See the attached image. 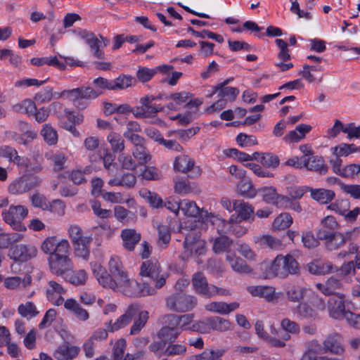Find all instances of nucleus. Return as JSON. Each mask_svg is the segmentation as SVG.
<instances>
[{
    "mask_svg": "<svg viewBox=\"0 0 360 360\" xmlns=\"http://www.w3.org/2000/svg\"><path fill=\"white\" fill-rule=\"evenodd\" d=\"M65 309L72 313L78 320L85 321L89 319V312L81 307L77 301L73 298L64 301Z\"/></svg>",
    "mask_w": 360,
    "mask_h": 360,
    "instance_id": "27",
    "label": "nucleus"
},
{
    "mask_svg": "<svg viewBox=\"0 0 360 360\" xmlns=\"http://www.w3.org/2000/svg\"><path fill=\"white\" fill-rule=\"evenodd\" d=\"M140 275L147 277L155 283V293L157 289L163 287L166 283L168 274L162 272L158 261L153 258L143 262L140 268ZM153 288V287H152Z\"/></svg>",
    "mask_w": 360,
    "mask_h": 360,
    "instance_id": "4",
    "label": "nucleus"
},
{
    "mask_svg": "<svg viewBox=\"0 0 360 360\" xmlns=\"http://www.w3.org/2000/svg\"><path fill=\"white\" fill-rule=\"evenodd\" d=\"M201 219L204 222H210L212 225L215 226L218 233H229V228L231 223L230 219L228 221L224 220L218 215H215L212 212H207V211L201 212Z\"/></svg>",
    "mask_w": 360,
    "mask_h": 360,
    "instance_id": "20",
    "label": "nucleus"
},
{
    "mask_svg": "<svg viewBox=\"0 0 360 360\" xmlns=\"http://www.w3.org/2000/svg\"><path fill=\"white\" fill-rule=\"evenodd\" d=\"M136 183V177L132 173H125L121 177H115L109 180L111 186H123L127 188H133Z\"/></svg>",
    "mask_w": 360,
    "mask_h": 360,
    "instance_id": "37",
    "label": "nucleus"
},
{
    "mask_svg": "<svg viewBox=\"0 0 360 360\" xmlns=\"http://www.w3.org/2000/svg\"><path fill=\"white\" fill-rule=\"evenodd\" d=\"M188 32L195 37L202 39H212L220 44L223 43L224 41V37L221 34L212 32L208 30H203L200 32H198L195 31L193 27H189L188 28Z\"/></svg>",
    "mask_w": 360,
    "mask_h": 360,
    "instance_id": "51",
    "label": "nucleus"
},
{
    "mask_svg": "<svg viewBox=\"0 0 360 360\" xmlns=\"http://www.w3.org/2000/svg\"><path fill=\"white\" fill-rule=\"evenodd\" d=\"M297 316L311 320L318 319L319 314L316 310L307 302H301L296 307Z\"/></svg>",
    "mask_w": 360,
    "mask_h": 360,
    "instance_id": "49",
    "label": "nucleus"
},
{
    "mask_svg": "<svg viewBox=\"0 0 360 360\" xmlns=\"http://www.w3.org/2000/svg\"><path fill=\"white\" fill-rule=\"evenodd\" d=\"M121 237L123 241V246L128 250H134L135 245L140 241L141 236L133 229L122 230Z\"/></svg>",
    "mask_w": 360,
    "mask_h": 360,
    "instance_id": "31",
    "label": "nucleus"
},
{
    "mask_svg": "<svg viewBox=\"0 0 360 360\" xmlns=\"http://www.w3.org/2000/svg\"><path fill=\"white\" fill-rule=\"evenodd\" d=\"M41 179L36 175H22L14 179L8 186V192L15 195H22L39 187Z\"/></svg>",
    "mask_w": 360,
    "mask_h": 360,
    "instance_id": "7",
    "label": "nucleus"
},
{
    "mask_svg": "<svg viewBox=\"0 0 360 360\" xmlns=\"http://www.w3.org/2000/svg\"><path fill=\"white\" fill-rule=\"evenodd\" d=\"M70 244L66 239L58 240L56 236L46 238L41 243V250L49 256L58 252H63Z\"/></svg>",
    "mask_w": 360,
    "mask_h": 360,
    "instance_id": "18",
    "label": "nucleus"
},
{
    "mask_svg": "<svg viewBox=\"0 0 360 360\" xmlns=\"http://www.w3.org/2000/svg\"><path fill=\"white\" fill-rule=\"evenodd\" d=\"M292 223V218L290 214L284 212L278 215L273 222L275 230H282L288 228Z\"/></svg>",
    "mask_w": 360,
    "mask_h": 360,
    "instance_id": "55",
    "label": "nucleus"
},
{
    "mask_svg": "<svg viewBox=\"0 0 360 360\" xmlns=\"http://www.w3.org/2000/svg\"><path fill=\"white\" fill-rule=\"evenodd\" d=\"M260 191L262 193L263 200L268 203H273L278 207H281L283 204L290 202L289 198L278 195L274 187H265L261 189Z\"/></svg>",
    "mask_w": 360,
    "mask_h": 360,
    "instance_id": "25",
    "label": "nucleus"
},
{
    "mask_svg": "<svg viewBox=\"0 0 360 360\" xmlns=\"http://www.w3.org/2000/svg\"><path fill=\"white\" fill-rule=\"evenodd\" d=\"M260 269L264 271L265 278L276 276L286 278L290 274H297L300 269L297 262L290 255L285 256L278 255L272 262L262 263Z\"/></svg>",
    "mask_w": 360,
    "mask_h": 360,
    "instance_id": "2",
    "label": "nucleus"
},
{
    "mask_svg": "<svg viewBox=\"0 0 360 360\" xmlns=\"http://www.w3.org/2000/svg\"><path fill=\"white\" fill-rule=\"evenodd\" d=\"M30 200L33 207L40 208L44 211L48 210L49 201L43 194L35 193L30 197Z\"/></svg>",
    "mask_w": 360,
    "mask_h": 360,
    "instance_id": "64",
    "label": "nucleus"
},
{
    "mask_svg": "<svg viewBox=\"0 0 360 360\" xmlns=\"http://www.w3.org/2000/svg\"><path fill=\"white\" fill-rule=\"evenodd\" d=\"M80 351L77 346L70 345L69 342H65L58 346L53 352V357L57 360H72L75 358Z\"/></svg>",
    "mask_w": 360,
    "mask_h": 360,
    "instance_id": "21",
    "label": "nucleus"
},
{
    "mask_svg": "<svg viewBox=\"0 0 360 360\" xmlns=\"http://www.w3.org/2000/svg\"><path fill=\"white\" fill-rule=\"evenodd\" d=\"M207 323L210 326V331L215 330L225 332L231 328V323L229 320L219 316H213L207 319Z\"/></svg>",
    "mask_w": 360,
    "mask_h": 360,
    "instance_id": "42",
    "label": "nucleus"
},
{
    "mask_svg": "<svg viewBox=\"0 0 360 360\" xmlns=\"http://www.w3.org/2000/svg\"><path fill=\"white\" fill-rule=\"evenodd\" d=\"M316 288L326 296H336V291L342 288V283L335 276H330L324 283H316Z\"/></svg>",
    "mask_w": 360,
    "mask_h": 360,
    "instance_id": "24",
    "label": "nucleus"
},
{
    "mask_svg": "<svg viewBox=\"0 0 360 360\" xmlns=\"http://www.w3.org/2000/svg\"><path fill=\"white\" fill-rule=\"evenodd\" d=\"M127 139L130 141L134 148L132 155L138 164L141 166L148 164L151 160L149 150L146 146V141L141 136L127 135Z\"/></svg>",
    "mask_w": 360,
    "mask_h": 360,
    "instance_id": "10",
    "label": "nucleus"
},
{
    "mask_svg": "<svg viewBox=\"0 0 360 360\" xmlns=\"http://www.w3.org/2000/svg\"><path fill=\"white\" fill-rule=\"evenodd\" d=\"M13 110L18 112H36L37 106L32 99L27 98L15 105Z\"/></svg>",
    "mask_w": 360,
    "mask_h": 360,
    "instance_id": "63",
    "label": "nucleus"
},
{
    "mask_svg": "<svg viewBox=\"0 0 360 360\" xmlns=\"http://www.w3.org/2000/svg\"><path fill=\"white\" fill-rule=\"evenodd\" d=\"M307 289L293 285L286 290V297L290 302H300L305 297Z\"/></svg>",
    "mask_w": 360,
    "mask_h": 360,
    "instance_id": "48",
    "label": "nucleus"
},
{
    "mask_svg": "<svg viewBox=\"0 0 360 360\" xmlns=\"http://www.w3.org/2000/svg\"><path fill=\"white\" fill-rule=\"evenodd\" d=\"M303 159V167L311 171L319 172L320 174H326L328 171V167L324 164V160L319 156H311L307 158L302 157Z\"/></svg>",
    "mask_w": 360,
    "mask_h": 360,
    "instance_id": "29",
    "label": "nucleus"
},
{
    "mask_svg": "<svg viewBox=\"0 0 360 360\" xmlns=\"http://www.w3.org/2000/svg\"><path fill=\"white\" fill-rule=\"evenodd\" d=\"M197 304V298L182 292L172 294L166 299L167 307L172 311L184 313L191 311Z\"/></svg>",
    "mask_w": 360,
    "mask_h": 360,
    "instance_id": "6",
    "label": "nucleus"
},
{
    "mask_svg": "<svg viewBox=\"0 0 360 360\" xmlns=\"http://www.w3.org/2000/svg\"><path fill=\"white\" fill-rule=\"evenodd\" d=\"M239 307V303L233 302L227 304L224 302H212L205 306L207 311L217 313L222 315L230 314Z\"/></svg>",
    "mask_w": 360,
    "mask_h": 360,
    "instance_id": "26",
    "label": "nucleus"
},
{
    "mask_svg": "<svg viewBox=\"0 0 360 360\" xmlns=\"http://www.w3.org/2000/svg\"><path fill=\"white\" fill-rule=\"evenodd\" d=\"M187 347L183 344L169 343L165 350V354L167 356H184L186 354Z\"/></svg>",
    "mask_w": 360,
    "mask_h": 360,
    "instance_id": "56",
    "label": "nucleus"
},
{
    "mask_svg": "<svg viewBox=\"0 0 360 360\" xmlns=\"http://www.w3.org/2000/svg\"><path fill=\"white\" fill-rule=\"evenodd\" d=\"M139 312V305L131 304L125 313L120 316L115 322L110 321L106 323L110 332H115L128 326Z\"/></svg>",
    "mask_w": 360,
    "mask_h": 360,
    "instance_id": "17",
    "label": "nucleus"
},
{
    "mask_svg": "<svg viewBox=\"0 0 360 360\" xmlns=\"http://www.w3.org/2000/svg\"><path fill=\"white\" fill-rule=\"evenodd\" d=\"M307 269L312 274L322 275L332 272L334 266L329 262H323L316 260L307 264Z\"/></svg>",
    "mask_w": 360,
    "mask_h": 360,
    "instance_id": "36",
    "label": "nucleus"
},
{
    "mask_svg": "<svg viewBox=\"0 0 360 360\" xmlns=\"http://www.w3.org/2000/svg\"><path fill=\"white\" fill-rule=\"evenodd\" d=\"M93 274L98 282L104 288L120 291L129 297L153 295L155 289L147 283H139L129 277L121 259L112 255L108 263V272L97 262L90 264Z\"/></svg>",
    "mask_w": 360,
    "mask_h": 360,
    "instance_id": "1",
    "label": "nucleus"
},
{
    "mask_svg": "<svg viewBox=\"0 0 360 360\" xmlns=\"http://www.w3.org/2000/svg\"><path fill=\"white\" fill-rule=\"evenodd\" d=\"M307 190L310 193L311 198L321 204H328L335 196L334 191L332 190L311 187H307Z\"/></svg>",
    "mask_w": 360,
    "mask_h": 360,
    "instance_id": "30",
    "label": "nucleus"
},
{
    "mask_svg": "<svg viewBox=\"0 0 360 360\" xmlns=\"http://www.w3.org/2000/svg\"><path fill=\"white\" fill-rule=\"evenodd\" d=\"M193 184H191L186 180L176 179L174 181V191L180 195L191 193L194 190V188L193 187Z\"/></svg>",
    "mask_w": 360,
    "mask_h": 360,
    "instance_id": "61",
    "label": "nucleus"
},
{
    "mask_svg": "<svg viewBox=\"0 0 360 360\" xmlns=\"http://www.w3.org/2000/svg\"><path fill=\"white\" fill-rule=\"evenodd\" d=\"M160 97H155L152 95L142 97L140 99V107L136 110H141L142 112H160L163 110L164 106L158 103Z\"/></svg>",
    "mask_w": 360,
    "mask_h": 360,
    "instance_id": "23",
    "label": "nucleus"
},
{
    "mask_svg": "<svg viewBox=\"0 0 360 360\" xmlns=\"http://www.w3.org/2000/svg\"><path fill=\"white\" fill-rule=\"evenodd\" d=\"M66 290L55 281H49L46 290L47 299L54 305L60 306L64 302L63 295Z\"/></svg>",
    "mask_w": 360,
    "mask_h": 360,
    "instance_id": "19",
    "label": "nucleus"
},
{
    "mask_svg": "<svg viewBox=\"0 0 360 360\" xmlns=\"http://www.w3.org/2000/svg\"><path fill=\"white\" fill-rule=\"evenodd\" d=\"M231 243L232 240L231 239L224 235H221L214 240L212 250L215 253L219 254L226 251Z\"/></svg>",
    "mask_w": 360,
    "mask_h": 360,
    "instance_id": "59",
    "label": "nucleus"
},
{
    "mask_svg": "<svg viewBox=\"0 0 360 360\" xmlns=\"http://www.w3.org/2000/svg\"><path fill=\"white\" fill-rule=\"evenodd\" d=\"M342 342L343 337L340 333L334 332L327 335L322 342L323 352L341 355L345 352Z\"/></svg>",
    "mask_w": 360,
    "mask_h": 360,
    "instance_id": "16",
    "label": "nucleus"
},
{
    "mask_svg": "<svg viewBox=\"0 0 360 360\" xmlns=\"http://www.w3.org/2000/svg\"><path fill=\"white\" fill-rule=\"evenodd\" d=\"M254 240L261 248H269L277 251L284 248V245L279 238L269 234H264L255 237Z\"/></svg>",
    "mask_w": 360,
    "mask_h": 360,
    "instance_id": "22",
    "label": "nucleus"
},
{
    "mask_svg": "<svg viewBox=\"0 0 360 360\" xmlns=\"http://www.w3.org/2000/svg\"><path fill=\"white\" fill-rule=\"evenodd\" d=\"M104 112H134V110L127 103L117 105L114 103H103Z\"/></svg>",
    "mask_w": 360,
    "mask_h": 360,
    "instance_id": "52",
    "label": "nucleus"
},
{
    "mask_svg": "<svg viewBox=\"0 0 360 360\" xmlns=\"http://www.w3.org/2000/svg\"><path fill=\"white\" fill-rule=\"evenodd\" d=\"M107 139L114 152H121L124 149V141L120 134L114 132L110 133Z\"/></svg>",
    "mask_w": 360,
    "mask_h": 360,
    "instance_id": "62",
    "label": "nucleus"
},
{
    "mask_svg": "<svg viewBox=\"0 0 360 360\" xmlns=\"http://www.w3.org/2000/svg\"><path fill=\"white\" fill-rule=\"evenodd\" d=\"M135 79L130 75H121L114 79H111L112 91L123 90L132 86Z\"/></svg>",
    "mask_w": 360,
    "mask_h": 360,
    "instance_id": "47",
    "label": "nucleus"
},
{
    "mask_svg": "<svg viewBox=\"0 0 360 360\" xmlns=\"http://www.w3.org/2000/svg\"><path fill=\"white\" fill-rule=\"evenodd\" d=\"M248 291L255 297H261L268 301H271L275 297V289L271 286L257 285L249 286Z\"/></svg>",
    "mask_w": 360,
    "mask_h": 360,
    "instance_id": "35",
    "label": "nucleus"
},
{
    "mask_svg": "<svg viewBox=\"0 0 360 360\" xmlns=\"http://www.w3.org/2000/svg\"><path fill=\"white\" fill-rule=\"evenodd\" d=\"M195 161L188 155H181L175 158L174 169L175 171L186 174L193 169Z\"/></svg>",
    "mask_w": 360,
    "mask_h": 360,
    "instance_id": "38",
    "label": "nucleus"
},
{
    "mask_svg": "<svg viewBox=\"0 0 360 360\" xmlns=\"http://www.w3.org/2000/svg\"><path fill=\"white\" fill-rule=\"evenodd\" d=\"M240 91L238 88L231 86H214L212 94L210 95L217 94L219 98H222L226 100H234L239 94Z\"/></svg>",
    "mask_w": 360,
    "mask_h": 360,
    "instance_id": "46",
    "label": "nucleus"
},
{
    "mask_svg": "<svg viewBox=\"0 0 360 360\" xmlns=\"http://www.w3.org/2000/svg\"><path fill=\"white\" fill-rule=\"evenodd\" d=\"M181 232L185 236L184 241V248L191 246L198 240H200V232L195 227L191 226L188 229L186 226L181 227Z\"/></svg>",
    "mask_w": 360,
    "mask_h": 360,
    "instance_id": "43",
    "label": "nucleus"
},
{
    "mask_svg": "<svg viewBox=\"0 0 360 360\" xmlns=\"http://www.w3.org/2000/svg\"><path fill=\"white\" fill-rule=\"evenodd\" d=\"M65 279L74 285H84L87 281L88 276L83 269L72 271V269L65 274Z\"/></svg>",
    "mask_w": 360,
    "mask_h": 360,
    "instance_id": "40",
    "label": "nucleus"
},
{
    "mask_svg": "<svg viewBox=\"0 0 360 360\" xmlns=\"http://www.w3.org/2000/svg\"><path fill=\"white\" fill-rule=\"evenodd\" d=\"M79 36L85 41L89 46L91 52L95 58L102 59L104 58V51L101 49V47L106 46L109 41L101 37V40L98 39L96 35L87 30H82L79 32Z\"/></svg>",
    "mask_w": 360,
    "mask_h": 360,
    "instance_id": "11",
    "label": "nucleus"
},
{
    "mask_svg": "<svg viewBox=\"0 0 360 360\" xmlns=\"http://www.w3.org/2000/svg\"><path fill=\"white\" fill-rule=\"evenodd\" d=\"M111 80L107 79L104 77H99L94 79L92 82L94 86L93 90L97 91L98 97L103 94L105 90L112 91Z\"/></svg>",
    "mask_w": 360,
    "mask_h": 360,
    "instance_id": "58",
    "label": "nucleus"
},
{
    "mask_svg": "<svg viewBox=\"0 0 360 360\" xmlns=\"http://www.w3.org/2000/svg\"><path fill=\"white\" fill-rule=\"evenodd\" d=\"M226 257L231 267L236 272L244 274H249L252 273V268L248 266L242 259L236 257L234 254L227 252Z\"/></svg>",
    "mask_w": 360,
    "mask_h": 360,
    "instance_id": "33",
    "label": "nucleus"
},
{
    "mask_svg": "<svg viewBox=\"0 0 360 360\" xmlns=\"http://www.w3.org/2000/svg\"><path fill=\"white\" fill-rule=\"evenodd\" d=\"M180 332L173 326H162L158 332L157 336L165 343L174 342L179 337Z\"/></svg>",
    "mask_w": 360,
    "mask_h": 360,
    "instance_id": "45",
    "label": "nucleus"
},
{
    "mask_svg": "<svg viewBox=\"0 0 360 360\" xmlns=\"http://www.w3.org/2000/svg\"><path fill=\"white\" fill-rule=\"evenodd\" d=\"M321 227L317 231L316 235L319 239H321V232L323 231L325 235H330L335 233V230L338 226V223L335 218L331 215L324 217L321 221Z\"/></svg>",
    "mask_w": 360,
    "mask_h": 360,
    "instance_id": "39",
    "label": "nucleus"
},
{
    "mask_svg": "<svg viewBox=\"0 0 360 360\" xmlns=\"http://www.w3.org/2000/svg\"><path fill=\"white\" fill-rule=\"evenodd\" d=\"M18 310L22 316L27 319L34 317L39 314L36 306L31 302H27L25 304H21L18 307Z\"/></svg>",
    "mask_w": 360,
    "mask_h": 360,
    "instance_id": "60",
    "label": "nucleus"
},
{
    "mask_svg": "<svg viewBox=\"0 0 360 360\" xmlns=\"http://www.w3.org/2000/svg\"><path fill=\"white\" fill-rule=\"evenodd\" d=\"M28 210L23 205H11L8 210L2 212L4 221L17 231H24L25 226L21 221L27 216Z\"/></svg>",
    "mask_w": 360,
    "mask_h": 360,
    "instance_id": "8",
    "label": "nucleus"
},
{
    "mask_svg": "<svg viewBox=\"0 0 360 360\" xmlns=\"http://www.w3.org/2000/svg\"><path fill=\"white\" fill-rule=\"evenodd\" d=\"M70 246L63 252H58L49 256V263L51 272L57 276L65 275L72 269V263L69 257Z\"/></svg>",
    "mask_w": 360,
    "mask_h": 360,
    "instance_id": "9",
    "label": "nucleus"
},
{
    "mask_svg": "<svg viewBox=\"0 0 360 360\" xmlns=\"http://www.w3.org/2000/svg\"><path fill=\"white\" fill-rule=\"evenodd\" d=\"M97 91L91 86H81L79 87L63 90L60 96L72 102L78 110H82L89 107L92 100L98 98Z\"/></svg>",
    "mask_w": 360,
    "mask_h": 360,
    "instance_id": "3",
    "label": "nucleus"
},
{
    "mask_svg": "<svg viewBox=\"0 0 360 360\" xmlns=\"http://www.w3.org/2000/svg\"><path fill=\"white\" fill-rule=\"evenodd\" d=\"M117 160L123 169L134 171L137 167L141 166L134 158H133L130 155L126 153H121L118 156Z\"/></svg>",
    "mask_w": 360,
    "mask_h": 360,
    "instance_id": "53",
    "label": "nucleus"
},
{
    "mask_svg": "<svg viewBox=\"0 0 360 360\" xmlns=\"http://www.w3.org/2000/svg\"><path fill=\"white\" fill-rule=\"evenodd\" d=\"M59 119V124L63 128L75 134L77 132L75 125L82 122L83 115L82 114H61Z\"/></svg>",
    "mask_w": 360,
    "mask_h": 360,
    "instance_id": "32",
    "label": "nucleus"
},
{
    "mask_svg": "<svg viewBox=\"0 0 360 360\" xmlns=\"http://www.w3.org/2000/svg\"><path fill=\"white\" fill-rule=\"evenodd\" d=\"M237 191L240 195L248 198H252L257 195L251 180L245 176L242 178L238 182Z\"/></svg>",
    "mask_w": 360,
    "mask_h": 360,
    "instance_id": "41",
    "label": "nucleus"
},
{
    "mask_svg": "<svg viewBox=\"0 0 360 360\" xmlns=\"http://www.w3.org/2000/svg\"><path fill=\"white\" fill-rule=\"evenodd\" d=\"M136 315H138V317L134 321V323L130 328L129 334L131 335H136L139 334L145 327L149 319V314L147 311H140L139 309V312Z\"/></svg>",
    "mask_w": 360,
    "mask_h": 360,
    "instance_id": "44",
    "label": "nucleus"
},
{
    "mask_svg": "<svg viewBox=\"0 0 360 360\" xmlns=\"http://www.w3.org/2000/svg\"><path fill=\"white\" fill-rule=\"evenodd\" d=\"M37 250L35 246L28 244H19L11 246L8 256L15 262H26L35 257Z\"/></svg>",
    "mask_w": 360,
    "mask_h": 360,
    "instance_id": "13",
    "label": "nucleus"
},
{
    "mask_svg": "<svg viewBox=\"0 0 360 360\" xmlns=\"http://www.w3.org/2000/svg\"><path fill=\"white\" fill-rule=\"evenodd\" d=\"M41 134L44 141L49 146L56 145L58 142V134L49 124H44L41 130Z\"/></svg>",
    "mask_w": 360,
    "mask_h": 360,
    "instance_id": "50",
    "label": "nucleus"
},
{
    "mask_svg": "<svg viewBox=\"0 0 360 360\" xmlns=\"http://www.w3.org/2000/svg\"><path fill=\"white\" fill-rule=\"evenodd\" d=\"M192 284L195 291L206 298H211L216 295H229L231 294L227 289L209 284L206 277L201 272H197L193 275Z\"/></svg>",
    "mask_w": 360,
    "mask_h": 360,
    "instance_id": "5",
    "label": "nucleus"
},
{
    "mask_svg": "<svg viewBox=\"0 0 360 360\" xmlns=\"http://www.w3.org/2000/svg\"><path fill=\"white\" fill-rule=\"evenodd\" d=\"M311 129V127L309 124H301L296 127L295 130L290 131L283 140L286 143H297L304 138L305 134L309 133Z\"/></svg>",
    "mask_w": 360,
    "mask_h": 360,
    "instance_id": "34",
    "label": "nucleus"
},
{
    "mask_svg": "<svg viewBox=\"0 0 360 360\" xmlns=\"http://www.w3.org/2000/svg\"><path fill=\"white\" fill-rule=\"evenodd\" d=\"M345 296L338 293L336 296L330 297L327 302V309L329 316L335 320L342 321L348 310L345 309Z\"/></svg>",
    "mask_w": 360,
    "mask_h": 360,
    "instance_id": "14",
    "label": "nucleus"
},
{
    "mask_svg": "<svg viewBox=\"0 0 360 360\" xmlns=\"http://www.w3.org/2000/svg\"><path fill=\"white\" fill-rule=\"evenodd\" d=\"M180 210L185 215L188 217H196L198 214L201 215L199 207L195 202L184 200L180 202Z\"/></svg>",
    "mask_w": 360,
    "mask_h": 360,
    "instance_id": "57",
    "label": "nucleus"
},
{
    "mask_svg": "<svg viewBox=\"0 0 360 360\" xmlns=\"http://www.w3.org/2000/svg\"><path fill=\"white\" fill-rule=\"evenodd\" d=\"M240 120L226 124V126L238 127L240 125L250 126L257 122L260 119V114H252L245 117L246 114H238Z\"/></svg>",
    "mask_w": 360,
    "mask_h": 360,
    "instance_id": "54",
    "label": "nucleus"
},
{
    "mask_svg": "<svg viewBox=\"0 0 360 360\" xmlns=\"http://www.w3.org/2000/svg\"><path fill=\"white\" fill-rule=\"evenodd\" d=\"M234 211H236V214L231 216V222L254 220V207L247 202L242 200H234Z\"/></svg>",
    "mask_w": 360,
    "mask_h": 360,
    "instance_id": "15",
    "label": "nucleus"
},
{
    "mask_svg": "<svg viewBox=\"0 0 360 360\" xmlns=\"http://www.w3.org/2000/svg\"><path fill=\"white\" fill-rule=\"evenodd\" d=\"M79 36L85 41L89 46L91 52L95 58L102 59L104 58V51L101 49V47L106 46L109 41L101 37V40L98 39L96 35L87 30H82L79 32Z\"/></svg>",
    "mask_w": 360,
    "mask_h": 360,
    "instance_id": "12",
    "label": "nucleus"
},
{
    "mask_svg": "<svg viewBox=\"0 0 360 360\" xmlns=\"http://www.w3.org/2000/svg\"><path fill=\"white\" fill-rule=\"evenodd\" d=\"M321 240H325V245L330 251L337 250L344 246L346 243L344 237L340 232H335L330 235H325L323 231L321 232Z\"/></svg>",
    "mask_w": 360,
    "mask_h": 360,
    "instance_id": "28",
    "label": "nucleus"
}]
</instances>
